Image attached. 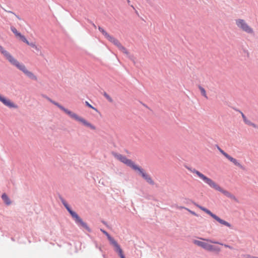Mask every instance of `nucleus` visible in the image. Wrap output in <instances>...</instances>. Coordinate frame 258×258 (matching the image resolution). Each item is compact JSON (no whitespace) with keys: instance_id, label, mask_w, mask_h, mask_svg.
<instances>
[{"instance_id":"obj_15","label":"nucleus","mask_w":258,"mask_h":258,"mask_svg":"<svg viewBox=\"0 0 258 258\" xmlns=\"http://www.w3.org/2000/svg\"><path fill=\"white\" fill-rule=\"evenodd\" d=\"M59 199L62 205L64 206V207L66 208L68 212L75 220L79 216V215L75 212L72 210L69 204L62 197H60Z\"/></svg>"},{"instance_id":"obj_21","label":"nucleus","mask_w":258,"mask_h":258,"mask_svg":"<svg viewBox=\"0 0 258 258\" xmlns=\"http://www.w3.org/2000/svg\"><path fill=\"white\" fill-rule=\"evenodd\" d=\"M226 155H227V156L226 157V158L227 159H228L230 161L232 162L235 165L239 167L240 168H241L242 169H244V166H242L240 163H239L236 159L230 156L229 154Z\"/></svg>"},{"instance_id":"obj_10","label":"nucleus","mask_w":258,"mask_h":258,"mask_svg":"<svg viewBox=\"0 0 258 258\" xmlns=\"http://www.w3.org/2000/svg\"><path fill=\"white\" fill-rule=\"evenodd\" d=\"M59 199L62 205L64 206V207L66 208L68 212L75 220L79 216V215L75 212L72 210L69 204L62 197H60Z\"/></svg>"},{"instance_id":"obj_19","label":"nucleus","mask_w":258,"mask_h":258,"mask_svg":"<svg viewBox=\"0 0 258 258\" xmlns=\"http://www.w3.org/2000/svg\"><path fill=\"white\" fill-rule=\"evenodd\" d=\"M118 48L119 49V50H120L121 51H122L123 53H124V54H125L127 56V57L130 59L132 61H133V62L134 63H135V57L134 56H133V55L132 54H131L128 52V51L127 50V49L124 47L121 44L119 46V47H118Z\"/></svg>"},{"instance_id":"obj_49","label":"nucleus","mask_w":258,"mask_h":258,"mask_svg":"<svg viewBox=\"0 0 258 258\" xmlns=\"http://www.w3.org/2000/svg\"><path fill=\"white\" fill-rule=\"evenodd\" d=\"M126 1L127 2V3H128V4H130V0H126Z\"/></svg>"},{"instance_id":"obj_4","label":"nucleus","mask_w":258,"mask_h":258,"mask_svg":"<svg viewBox=\"0 0 258 258\" xmlns=\"http://www.w3.org/2000/svg\"><path fill=\"white\" fill-rule=\"evenodd\" d=\"M13 66H15L19 70L22 71L30 79L35 81L37 80V77L32 72L28 71L24 64L20 63L18 60L16 61V62Z\"/></svg>"},{"instance_id":"obj_27","label":"nucleus","mask_w":258,"mask_h":258,"mask_svg":"<svg viewBox=\"0 0 258 258\" xmlns=\"http://www.w3.org/2000/svg\"><path fill=\"white\" fill-rule=\"evenodd\" d=\"M11 30L15 34L16 36H19L21 34V33L19 32L16 28L14 26L11 27Z\"/></svg>"},{"instance_id":"obj_36","label":"nucleus","mask_w":258,"mask_h":258,"mask_svg":"<svg viewBox=\"0 0 258 258\" xmlns=\"http://www.w3.org/2000/svg\"><path fill=\"white\" fill-rule=\"evenodd\" d=\"M85 104L88 107L92 108L96 111H97V109L96 108L94 107L92 105H91L88 101H85Z\"/></svg>"},{"instance_id":"obj_28","label":"nucleus","mask_w":258,"mask_h":258,"mask_svg":"<svg viewBox=\"0 0 258 258\" xmlns=\"http://www.w3.org/2000/svg\"><path fill=\"white\" fill-rule=\"evenodd\" d=\"M103 95L106 98V99L109 102H113V100L111 98V97L105 92H104L103 93Z\"/></svg>"},{"instance_id":"obj_50","label":"nucleus","mask_w":258,"mask_h":258,"mask_svg":"<svg viewBox=\"0 0 258 258\" xmlns=\"http://www.w3.org/2000/svg\"><path fill=\"white\" fill-rule=\"evenodd\" d=\"M96 247L97 248H98V245H97V244H96Z\"/></svg>"},{"instance_id":"obj_16","label":"nucleus","mask_w":258,"mask_h":258,"mask_svg":"<svg viewBox=\"0 0 258 258\" xmlns=\"http://www.w3.org/2000/svg\"><path fill=\"white\" fill-rule=\"evenodd\" d=\"M59 199L62 205L64 206V207L66 208L68 212L75 220L79 216V215L75 212L72 210L69 204L62 197H60Z\"/></svg>"},{"instance_id":"obj_35","label":"nucleus","mask_w":258,"mask_h":258,"mask_svg":"<svg viewBox=\"0 0 258 258\" xmlns=\"http://www.w3.org/2000/svg\"><path fill=\"white\" fill-rule=\"evenodd\" d=\"M203 240H206L207 241H209L210 242L212 243H215V244H220V245H223V244L222 243H221L219 242H217V241H213L212 240H210V239H202Z\"/></svg>"},{"instance_id":"obj_6","label":"nucleus","mask_w":258,"mask_h":258,"mask_svg":"<svg viewBox=\"0 0 258 258\" xmlns=\"http://www.w3.org/2000/svg\"><path fill=\"white\" fill-rule=\"evenodd\" d=\"M236 24L238 28H240L247 33H253V29L247 25L244 20L240 19L236 20Z\"/></svg>"},{"instance_id":"obj_44","label":"nucleus","mask_w":258,"mask_h":258,"mask_svg":"<svg viewBox=\"0 0 258 258\" xmlns=\"http://www.w3.org/2000/svg\"><path fill=\"white\" fill-rule=\"evenodd\" d=\"M107 237L109 241L112 240L113 237H112L109 234L106 236Z\"/></svg>"},{"instance_id":"obj_22","label":"nucleus","mask_w":258,"mask_h":258,"mask_svg":"<svg viewBox=\"0 0 258 258\" xmlns=\"http://www.w3.org/2000/svg\"><path fill=\"white\" fill-rule=\"evenodd\" d=\"M106 39L109 41L110 42L112 43L114 45L116 46L117 48L121 44L119 41L115 38L114 37L109 35L106 38Z\"/></svg>"},{"instance_id":"obj_3","label":"nucleus","mask_w":258,"mask_h":258,"mask_svg":"<svg viewBox=\"0 0 258 258\" xmlns=\"http://www.w3.org/2000/svg\"><path fill=\"white\" fill-rule=\"evenodd\" d=\"M113 156L120 162L126 165L127 166L135 169L138 166L136 165L131 159H127L125 156L116 153H113Z\"/></svg>"},{"instance_id":"obj_46","label":"nucleus","mask_w":258,"mask_h":258,"mask_svg":"<svg viewBox=\"0 0 258 258\" xmlns=\"http://www.w3.org/2000/svg\"><path fill=\"white\" fill-rule=\"evenodd\" d=\"M224 246L225 247H228V248H231V249L232 248V247L228 245L224 244Z\"/></svg>"},{"instance_id":"obj_29","label":"nucleus","mask_w":258,"mask_h":258,"mask_svg":"<svg viewBox=\"0 0 258 258\" xmlns=\"http://www.w3.org/2000/svg\"><path fill=\"white\" fill-rule=\"evenodd\" d=\"M199 88L201 91V94L206 98H208V97L206 94V92L205 89L201 86H199Z\"/></svg>"},{"instance_id":"obj_38","label":"nucleus","mask_w":258,"mask_h":258,"mask_svg":"<svg viewBox=\"0 0 258 258\" xmlns=\"http://www.w3.org/2000/svg\"><path fill=\"white\" fill-rule=\"evenodd\" d=\"M242 256L243 258H258V257L251 256L249 254H244Z\"/></svg>"},{"instance_id":"obj_13","label":"nucleus","mask_w":258,"mask_h":258,"mask_svg":"<svg viewBox=\"0 0 258 258\" xmlns=\"http://www.w3.org/2000/svg\"><path fill=\"white\" fill-rule=\"evenodd\" d=\"M59 199L62 205L64 206V207L66 208L68 212L75 220L79 216V215L75 212L72 210L69 204L62 197H60Z\"/></svg>"},{"instance_id":"obj_37","label":"nucleus","mask_w":258,"mask_h":258,"mask_svg":"<svg viewBox=\"0 0 258 258\" xmlns=\"http://www.w3.org/2000/svg\"><path fill=\"white\" fill-rule=\"evenodd\" d=\"M3 10H4L5 11H6V12H8V13L13 14V15H14L16 17V18H17V19H18L19 20H21V18L19 16L17 15L15 13L13 12L12 11H7V10H5V9H3Z\"/></svg>"},{"instance_id":"obj_31","label":"nucleus","mask_w":258,"mask_h":258,"mask_svg":"<svg viewBox=\"0 0 258 258\" xmlns=\"http://www.w3.org/2000/svg\"><path fill=\"white\" fill-rule=\"evenodd\" d=\"M19 37L23 42L26 43L27 45L29 44V42L27 40V39L24 35L21 34Z\"/></svg>"},{"instance_id":"obj_24","label":"nucleus","mask_w":258,"mask_h":258,"mask_svg":"<svg viewBox=\"0 0 258 258\" xmlns=\"http://www.w3.org/2000/svg\"><path fill=\"white\" fill-rule=\"evenodd\" d=\"M220 250L219 247L211 244L209 251H213L218 253L220 252Z\"/></svg>"},{"instance_id":"obj_2","label":"nucleus","mask_w":258,"mask_h":258,"mask_svg":"<svg viewBox=\"0 0 258 258\" xmlns=\"http://www.w3.org/2000/svg\"><path fill=\"white\" fill-rule=\"evenodd\" d=\"M193 204H194V205H195L196 207H198L201 210L204 211L205 213H206L207 214L209 215L213 219H214L215 220H216L217 222H218L221 224L225 225L228 227H229L231 229H232V225L229 222L221 219L218 216H217L215 214H213L212 212H211L208 209L198 205V204H197L195 202H193Z\"/></svg>"},{"instance_id":"obj_39","label":"nucleus","mask_w":258,"mask_h":258,"mask_svg":"<svg viewBox=\"0 0 258 258\" xmlns=\"http://www.w3.org/2000/svg\"><path fill=\"white\" fill-rule=\"evenodd\" d=\"M109 241L110 243L114 246H115L116 245L118 244V243L114 239V238H112V240H110Z\"/></svg>"},{"instance_id":"obj_8","label":"nucleus","mask_w":258,"mask_h":258,"mask_svg":"<svg viewBox=\"0 0 258 258\" xmlns=\"http://www.w3.org/2000/svg\"><path fill=\"white\" fill-rule=\"evenodd\" d=\"M0 52L5 57V58L12 64H14L16 61V59L8 51L6 50L4 47L0 45Z\"/></svg>"},{"instance_id":"obj_17","label":"nucleus","mask_w":258,"mask_h":258,"mask_svg":"<svg viewBox=\"0 0 258 258\" xmlns=\"http://www.w3.org/2000/svg\"><path fill=\"white\" fill-rule=\"evenodd\" d=\"M0 101L2 102L5 105L10 108H17L18 105L14 104L10 100L7 99L0 95Z\"/></svg>"},{"instance_id":"obj_18","label":"nucleus","mask_w":258,"mask_h":258,"mask_svg":"<svg viewBox=\"0 0 258 258\" xmlns=\"http://www.w3.org/2000/svg\"><path fill=\"white\" fill-rule=\"evenodd\" d=\"M193 242L195 244L202 247L204 249H205L207 251L209 250V249H210V247L211 246L210 244H209L205 242L198 240H194L193 241Z\"/></svg>"},{"instance_id":"obj_12","label":"nucleus","mask_w":258,"mask_h":258,"mask_svg":"<svg viewBox=\"0 0 258 258\" xmlns=\"http://www.w3.org/2000/svg\"><path fill=\"white\" fill-rule=\"evenodd\" d=\"M59 199L62 205L64 206V207L66 208L68 212L75 220L79 216V215L75 212L72 210L69 204L62 197H60Z\"/></svg>"},{"instance_id":"obj_34","label":"nucleus","mask_w":258,"mask_h":258,"mask_svg":"<svg viewBox=\"0 0 258 258\" xmlns=\"http://www.w3.org/2000/svg\"><path fill=\"white\" fill-rule=\"evenodd\" d=\"M146 181L151 185H154L155 184L154 181L152 180L151 176L149 177Z\"/></svg>"},{"instance_id":"obj_32","label":"nucleus","mask_w":258,"mask_h":258,"mask_svg":"<svg viewBox=\"0 0 258 258\" xmlns=\"http://www.w3.org/2000/svg\"><path fill=\"white\" fill-rule=\"evenodd\" d=\"M28 45L30 46L32 48H34L36 50H37L38 51L40 50L39 48L35 45V43H34L33 42H31V43L29 42Z\"/></svg>"},{"instance_id":"obj_40","label":"nucleus","mask_w":258,"mask_h":258,"mask_svg":"<svg viewBox=\"0 0 258 258\" xmlns=\"http://www.w3.org/2000/svg\"><path fill=\"white\" fill-rule=\"evenodd\" d=\"M249 125H250V126H252V127H254V128H258V125H256V124L254 123H252V122H250L249 124H248Z\"/></svg>"},{"instance_id":"obj_7","label":"nucleus","mask_w":258,"mask_h":258,"mask_svg":"<svg viewBox=\"0 0 258 258\" xmlns=\"http://www.w3.org/2000/svg\"><path fill=\"white\" fill-rule=\"evenodd\" d=\"M187 169L190 172L196 173L201 179H202L206 183L209 185L212 180L204 175L203 174L201 173L200 171L197 170L195 168L187 167Z\"/></svg>"},{"instance_id":"obj_20","label":"nucleus","mask_w":258,"mask_h":258,"mask_svg":"<svg viewBox=\"0 0 258 258\" xmlns=\"http://www.w3.org/2000/svg\"><path fill=\"white\" fill-rule=\"evenodd\" d=\"M135 170H137L139 172V174L146 180L150 176V175L146 173L144 169L141 167L137 166L136 168L134 169Z\"/></svg>"},{"instance_id":"obj_45","label":"nucleus","mask_w":258,"mask_h":258,"mask_svg":"<svg viewBox=\"0 0 258 258\" xmlns=\"http://www.w3.org/2000/svg\"><path fill=\"white\" fill-rule=\"evenodd\" d=\"M119 255L120 257V258H125L124 255L123 254V252L120 253Z\"/></svg>"},{"instance_id":"obj_51","label":"nucleus","mask_w":258,"mask_h":258,"mask_svg":"<svg viewBox=\"0 0 258 258\" xmlns=\"http://www.w3.org/2000/svg\"><path fill=\"white\" fill-rule=\"evenodd\" d=\"M131 7L133 8V9H135L134 7H133V6H131Z\"/></svg>"},{"instance_id":"obj_47","label":"nucleus","mask_w":258,"mask_h":258,"mask_svg":"<svg viewBox=\"0 0 258 258\" xmlns=\"http://www.w3.org/2000/svg\"><path fill=\"white\" fill-rule=\"evenodd\" d=\"M146 2H147L148 4H151V1H150V0H146Z\"/></svg>"},{"instance_id":"obj_41","label":"nucleus","mask_w":258,"mask_h":258,"mask_svg":"<svg viewBox=\"0 0 258 258\" xmlns=\"http://www.w3.org/2000/svg\"><path fill=\"white\" fill-rule=\"evenodd\" d=\"M187 210H188V212H189L190 213H191V214H192V215H195V216H198V214H197L195 212H194V211H191V210H188V209H187Z\"/></svg>"},{"instance_id":"obj_48","label":"nucleus","mask_w":258,"mask_h":258,"mask_svg":"<svg viewBox=\"0 0 258 258\" xmlns=\"http://www.w3.org/2000/svg\"><path fill=\"white\" fill-rule=\"evenodd\" d=\"M244 52H245V53H247V56H248V52H247V50H244Z\"/></svg>"},{"instance_id":"obj_1","label":"nucleus","mask_w":258,"mask_h":258,"mask_svg":"<svg viewBox=\"0 0 258 258\" xmlns=\"http://www.w3.org/2000/svg\"><path fill=\"white\" fill-rule=\"evenodd\" d=\"M43 97L45 98L47 100H48L50 102L54 104L58 107L60 109L65 112L67 114H68L70 117L75 119L76 120L79 121L82 123L84 125L89 127L92 130H96V127L93 124H91L84 118L78 116L76 113L69 110V109L66 108L63 106L52 100L51 98H49L46 95H43Z\"/></svg>"},{"instance_id":"obj_14","label":"nucleus","mask_w":258,"mask_h":258,"mask_svg":"<svg viewBox=\"0 0 258 258\" xmlns=\"http://www.w3.org/2000/svg\"><path fill=\"white\" fill-rule=\"evenodd\" d=\"M59 199L62 205L64 206V207L66 208L68 212L75 220L79 216V215L75 212L72 210L69 204L62 197H60Z\"/></svg>"},{"instance_id":"obj_33","label":"nucleus","mask_w":258,"mask_h":258,"mask_svg":"<svg viewBox=\"0 0 258 258\" xmlns=\"http://www.w3.org/2000/svg\"><path fill=\"white\" fill-rule=\"evenodd\" d=\"M216 146H217L218 150L220 151V152L226 157L227 156L226 155H228V154H227L224 151H223L222 149H221L218 145H217Z\"/></svg>"},{"instance_id":"obj_26","label":"nucleus","mask_w":258,"mask_h":258,"mask_svg":"<svg viewBox=\"0 0 258 258\" xmlns=\"http://www.w3.org/2000/svg\"><path fill=\"white\" fill-rule=\"evenodd\" d=\"M98 29L100 32L105 36L106 38L109 35L107 32H106L102 27L99 26Z\"/></svg>"},{"instance_id":"obj_9","label":"nucleus","mask_w":258,"mask_h":258,"mask_svg":"<svg viewBox=\"0 0 258 258\" xmlns=\"http://www.w3.org/2000/svg\"><path fill=\"white\" fill-rule=\"evenodd\" d=\"M75 223L81 229H85L88 232H91V229L88 226L86 223L84 222L79 216L75 220Z\"/></svg>"},{"instance_id":"obj_23","label":"nucleus","mask_w":258,"mask_h":258,"mask_svg":"<svg viewBox=\"0 0 258 258\" xmlns=\"http://www.w3.org/2000/svg\"><path fill=\"white\" fill-rule=\"evenodd\" d=\"M2 199L6 205H10L11 204V201L6 194L4 193L2 195Z\"/></svg>"},{"instance_id":"obj_30","label":"nucleus","mask_w":258,"mask_h":258,"mask_svg":"<svg viewBox=\"0 0 258 258\" xmlns=\"http://www.w3.org/2000/svg\"><path fill=\"white\" fill-rule=\"evenodd\" d=\"M114 247H115V251L118 253V255L120 253L122 252V249L121 248L120 245L118 244L114 246Z\"/></svg>"},{"instance_id":"obj_25","label":"nucleus","mask_w":258,"mask_h":258,"mask_svg":"<svg viewBox=\"0 0 258 258\" xmlns=\"http://www.w3.org/2000/svg\"><path fill=\"white\" fill-rule=\"evenodd\" d=\"M237 111H239L241 113L242 117L243 118V121L244 122V123L245 124L248 125V124H249L250 121L247 119L245 115L241 111H240V110H237Z\"/></svg>"},{"instance_id":"obj_42","label":"nucleus","mask_w":258,"mask_h":258,"mask_svg":"<svg viewBox=\"0 0 258 258\" xmlns=\"http://www.w3.org/2000/svg\"><path fill=\"white\" fill-rule=\"evenodd\" d=\"M100 230H101V231L103 233H104L106 236H107V235H108L109 234V233H108L107 231H106L105 230H103V229H100Z\"/></svg>"},{"instance_id":"obj_5","label":"nucleus","mask_w":258,"mask_h":258,"mask_svg":"<svg viewBox=\"0 0 258 258\" xmlns=\"http://www.w3.org/2000/svg\"><path fill=\"white\" fill-rule=\"evenodd\" d=\"M209 185L211 187L215 189L222 192L223 195H224L227 197H228L231 199H232L235 201H237V199L233 195L231 194L228 191L222 188L219 185H218L214 181L212 180Z\"/></svg>"},{"instance_id":"obj_11","label":"nucleus","mask_w":258,"mask_h":258,"mask_svg":"<svg viewBox=\"0 0 258 258\" xmlns=\"http://www.w3.org/2000/svg\"><path fill=\"white\" fill-rule=\"evenodd\" d=\"M59 199L62 205L64 206V207L66 208L68 212L75 220L79 216V215L75 212L72 210L69 204L62 197H60Z\"/></svg>"},{"instance_id":"obj_43","label":"nucleus","mask_w":258,"mask_h":258,"mask_svg":"<svg viewBox=\"0 0 258 258\" xmlns=\"http://www.w3.org/2000/svg\"><path fill=\"white\" fill-rule=\"evenodd\" d=\"M87 21L89 23H90L92 25V26L94 27V28H95V29L96 28V26L91 21H90L89 20H88Z\"/></svg>"}]
</instances>
